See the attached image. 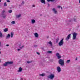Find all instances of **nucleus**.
<instances>
[{"mask_svg": "<svg viewBox=\"0 0 80 80\" xmlns=\"http://www.w3.org/2000/svg\"><path fill=\"white\" fill-rule=\"evenodd\" d=\"M58 63L62 67L64 66L65 65L64 63V60L63 59H60L58 61Z\"/></svg>", "mask_w": 80, "mask_h": 80, "instance_id": "f257e3e1", "label": "nucleus"}, {"mask_svg": "<svg viewBox=\"0 0 80 80\" xmlns=\"http://www.w3.org/2000/svg\"><path fill=\"white\" fill-rule=\"evenodd\" d=\"M13 62H6L5 63L3 64V66L7 67L8 65H11V64H13Z\"/></svg>", "mask_w": 80, "mask_h": 80, "instance_id": "f03ea898", "label": "nucleus"}, {"mask_svg": "<svg viewBox=\"0 0 80 80\" xmlns=\"http://www.w3.org/2000/svg\"><path fill=\"white\" fill-rule=\"evenodd\" d=\"M78 35V33H77L74 32L72 33V40H76V38H77V36Z\"/></svg>", "mask_w": 80, "mask_h": 80, "instance_id": "7ed1b4c3", "label": "nucleus"}, {"mask_svg": "<svg viewBox=\"0 0 80 80\" xmlns=\"http://www.w3.org/2000/svg\"><path fill=\"white\" fill-rule=\"evenodd\" d=\"M64 39L63 38L62 40H61L58 43V45L60 47H61V46H62L63 45V43L64 42H63V40Z\"/></svg>", "mask_w": 80, "mask_h": 80, "instance_id": "20e7f679", "label": "nucleus"}, {"mask_svg": "<svg viewBox=\"0 0 80 80\" xmlns=\"http://www.w3.org/2000/svg\"><path fill=\"white\" fill-rule=\"evenodd\" d=\"M47 77L50 79H53L55 78V75L53 74H51L50 75L47 76Z\"/></svg>", "mask_w": 80, "mask_h": 80, "instance_id": "39448f33", "label": "nucleus"}, {"mask_svg": "<svg viewBox=\"0 0 80 80\" xmlns=\"http://www.w3.org/2000/svg\"><path fill=\"white\" fill-rule=\"evenodd\" d=\"M56 56L57 57L58 59H60L61 58H62V56H61L58 52L56 53Z\"/></svg>", "mask_w": 80, "mask_h": 80, "instance_id": "423d86ee", "label": "nucleus"}, {"mask_svg": "<svg viewBox=\"0 0 80 80\" xmlns=\"http://www.w3.org/2000/svg\"><path fill=\"white\" fill-rule=\"evenodd\" d=\"M71 37V34H69L68 36H67V37L66 38V40L67 41H68L69 39H70V37Z\"/></svg>", "mask_w": 80, "mask_h": 80, "instance_id": "0eeeda50", "label": "nucleus"}, {"mask_svg": "<svg viewBox=\"0 0 80 80\" xmlns=\"http://www.w3.org/2000/svg\"><path fill=\"white\" fill-rule=\"evenodd\" d=\"M57 70L58 71V72H61V71L60 67V66H58L57 68Z\"/></svg>", "mask_w": 80, "mask_h": 80, "instance_id": "6e6552de", "label": "nucleus"}, {"mask_svg": "<svg viewBox=\"0 0 80 80\" xmlns=\"http://www.w3.org/2000/svg\"><path fill=\"white\" fill-rule=\"evenodd\" d=\"M52 10L53 11L55 14H57V11H56V9H55V8H53Z\"/></svg>", "mask_w": 80, "mask_h": 80, "instance_id": "1a4fd4ad", "label": "nucleus"}, {"mask_svg": "<svg viewBox=\"0 0 80 80\" xmlns=\"http://www.w3.org/2000/svg\"><path fill=\"white\" fill-rule=\"evenodd\" d=\"M22 68L21 67L19 68V70L18 71V72H22Z\"/></svg>", "mask_w": 80, "mask_h": 80, "instance_id": "9d476101", "label": "nucleus"}, {"mask_svg": "<svg viewBox=\"0 0 80 80\" xmlns=\"http://www.w3.org/2000/svg\"><path fill=\"white\" fill-rule=\"evenodd\" d=\"M40 1L42 3L45 4V0H40Z\"/></svg>", "mask_w": 80, "mask_h": 80, "instance_id": "9b49d317", "label": "nucleus"}, {"mask_svg": "<svg viewBox=\"0 0 80 80\" xmlns=\"http://www.w3.org/2000/svg\"><path fill=\"white\" fill-rule=\"evenodd\" d=\"M34 36L35 37L38 38V34L37 33H34Z\"/></svg>", "mask_w": 80, "mask_h": 80, "instance_id": "f8f14e48", "label": "nucleus"}, {"mask_svg": "<svg viewBox=\"0 0 80 80\" xmlns=\"http://www.w3.org/2000/svg\"><path fill=\"white\" fill-rule=\"evenodd\" d=\"M32 23L33 24L35 23V20L34 19H32L31 21Z\"/></svg>", "mask_w": 80, "mask_h": 80, "instance_id": "ddd939ff", "label": "nucleus"}, {"mask_svg": "<svg viewBox=\"0 0 80 80\" xmlns=\"http://www.w3.org/2000/svg\"><path fill=\"white\" fill-rule=\"evenodd\" d=\"M11 35V38H13V35H14V33L13 32H11L10 34Z\"/></svg>", "mask_w": 80, "mask_h": 80, "instance_id": "4468645a", "label": "nucleus"}, {"mask_svg": "<svg viewBox=\"0 0 80 80\" xmlns=\"http://www.w3.org/2000/svg\"><path fill=\"white\" fill-rule=\"evenodd\" d=\"M3 31L5 32H8V29L7 28H6L3 30Z\"/></svg>", "mask_w": 80, "mask_h": 80, "instance_id": "2eb2a0df", "label": "nucleus"}, {"mask_svg": "<svg viewBox=\"0 0 80 80\" xmlns=\"http://www.w3.org/2000/svg\"><path fill=\"white\" fill-rule=\"evenodd\" d=\"M10 34H8V35L6 36V39H7V38H10Z\"/></svg>", "mask_w": 80, "mask_h": 80, "instance_id": "dca6fc26", "label": "nucleus"}, {"mask_svg": "<svg viewBox=\"0 0 80 80\" xmlns=\"http://www.w3.org/2000/svg\"><path fill=\"white\" fill-rule=\"evenodd\" d=\"M40 76H42V77H44V76H45V74L42 73L41 74H39Z\"/></svg>", "mask_w": 80, "mask_h": 80, "instance_id": "f3484780", "label": "nucleus"}, {"mask_svg": "<svg viewBox=\"0 0 80 80\" xmlns=\"http://www.w3.org/2000/svg\"><path fill=\"white\" fill-rule=\"evenodd\" d=\"M16 18H20V17H21V15L19 14V15H16Z\"/></svg>", "mask_w": 80, "mask_h": 80, "instance_id": "a211bd4d", "label": "nucleus"}, {"mask_svg": "<svg viewBox=\"0 0 80 80\" xmlns=\"http://www.w3.org/2000/svg\"><path fill=\"white\" fill-rule=\"evenodd\" d=\"M48 43L49 44H50V45L51 47H52V42H51V41H50L49 42H48Z\"/></svg>", "mask_w": 80, "mask_h": 80, "instance_id": "6ab92c4d", "label": "nucleus"}, {"mask_svg": "<svg viewBox=\"0 0 80 80\" xmlns=\"http://www.w3.org/2000/svg\"><path fill=\"white\" fill-rule=\"evenodd\" d=\"M2 37L3 35H2V33L0 31V37H1V38H2Z\"/></svg>", "mask_w": 80, "mask_h": 80, "instance_id": "aec40b11", "label": "nucleus"}, {"mask_svg": "<svg viewBox=\"0 0 80 80\" xmlns=\"http://www.w3.org/2000/svg\"><path fill=\"white\" fill-rule=\"evenodd\" d=\"M58 41H59V38H58L56 39V43H57L58 42Z\"/></svg>", "mask_w": 80, "mask_h": 80, "instance_id": "412c9836", "label": "nucleus"}, {"mask_svg": "<svg viewBox=\"0 0 80 80\" xmlns=\"http://www.w3.org/2000/svg\"><path fill=\"white\" fill-rule=\"evenodd\" d=\"M68 22H73V19H71L69 20L68 21Z\"/></svg>", "mask_w": 80, "mask_h": 80, "instance_id": "4be33fe9", "label": "nucleus"}, {"mask_svg": "<svg viewBox=\"0 0 80 80\" xmlns=\"http://www.w3.org/2000/svg\"><path fill=\"white\" fill-rule=\"evenodd\" d=\"M18 47H21V43L19 42L18 43Z\"/></svg>", "mask_w": 80, "mask_h": 80, "instance_id": "5701e85b", "label": "nucleus"}, {"mask_svg": "<svg viewBox=\"0 0 80 80\" xmlns=\"http://www.w3.org/2000/svg\"><path fill=\"white\" fill-rule=\"evenodd\" d=\"M55 0H47V1L48 2H54V1Z\"/></svg>", "mask_w": 80, "mask_h": 80, "instance_id": "b1692460", "label": "nucleus"}, {"mask_svg": "<svg viewBox=\"0 0 80 80\" xmlns=\"http://www.w3.org/2000/svg\"><path fill=\"white\" fill-rule=\"evenodd\" d=\"M70 62V60H68L66 61V63H69Z\"/></svg>", "mask_w": 80, "mask_h": 80, "instance_id": "393cba45", "label": "nucleus"}, {"mask_svg": "<svg viewBox=\"0 0 80 80\" xmlns=\"http://www.w3.org/2000/svg\"><path fill=\"white\" fill-rule=\"evenodd\" d=\"M47 53H52V51H47Z\"/></svg>", "mask_w": 80, "mask_h": 80, "instance_id": "a878e982", "label": "nucleus"}, {"mask_svg": "<svg viewBox=\"0 0 80 80\" xmlns=\"http://www.w3.org/2000/svg\"><path fill=\"white\" fill-rule=\"evenodd\" d=\"M8 12H9V13H12V10H9Z\"/></svg>", "mask_w": 80, "mask_h": 80, "instance_id": "bb28decb", "label": "nucleus"}, {"mask_svg": "<svg viewBox=\"0 0 80 80\" xmlns=\"http://www.w3.org/2000/svg\"><path fill=\"white\" fill-rule=\"evenodd\" d=\"M6 17H7L6 15L2 16V17H3L4 18H6Z\"/></svg>", "mask_w": 80, "mask_h": 80, "instance_id": "cd10ccee", "label": "nucleus"}, {"mask_svg": "<svg viewBox=\"0 0 80 80\" xmlns=\"http://www.w3.org/2000/svg\"><path fill=\"white\" fill-rule=\"evenodd\" d=\"M4 6L5 7H6V6H7V3L6 2H4Z\"/></svg>", "mask_w": 80, "mask_h": 80, "instance_id": "c85d7f7f", "label": "nucleus"}, {"mask_svg": "<svg viewBox=\"0 0 80 80\" xmlns=\"http://www.w3.org/2000/svg\"><path fill=\"white\" fill-rule=\"evenodd\" d=\"M11 23L12 24H15V21H13Z\"/></svg>", "mask_w": 80, "mask_h": 80, "instance_id": "c756f323", "label": "nucleus"}, {"mask_svg": "<svg viewBox=\"0 0 80 80\" xmlns=\"http://www.w3.org/2000/svg\"><path fill=\"white\" fill-rule=\"evenodd\" d=\"M24 47V46H22V47H20L19 48L20 49H22V48H23Z\"/></svg>", "mask_w": 80, "mask_h": 80, "instance_id": "7c9ffc66", "label": "nucleus"}, {"mask_svg": "<svg viewBox=\"0 0 80 80\" xmlns=\"http://www.w3.org/2000/svg\"><path fill=\"white\" fill-rule=\"evenodd\" d=\"M5 11L4 10H3V11H2V15H4V13H5Z\"/></svg>", "mask_w": 80, "mask_h": 80, "instance_id": "2f4dec72", "label": "nucleus"}, {"mask_svg": "<svg viewBox=\"0 0 80 80\" xmlns=\"http://www.w3.org/2000/svg\"><path fill=\"white\" fill-rule=\"evenodd\" d=\"M73 20H74V22H76L77 19H76L74 18Z\"/></svg>", "mask_w": 80, "mask_h": 80, "instance_id": "473e14b6", "label": "nucleus"}, {"mask_svg": "<svg viewBox=\"0 0 80 80\" xmlns=\"http://www.w3.org/2000/svg\"><path fill=\"white\" fill-rule=\"evenodd\" d=\"M61 7V6H58V8H60Z\"/></svg>", "mask_w": 80, "mask_h": 80, "instance_id": "72a5a7b5", "label": "nucleus"}, {"mask_svg": "<svg viewBox=\"0 0 80 80\" xmlns=\"http://www.w3.org/2000/svg\"><path fill=\"white\" fill-rule=\"evenodd\" d=\"M31 62H30L27 61V63H30Z\"/></svg>", "mask_w": 80, "mask_h": 80, "instance_id": "f704fd0d", "label": "nucleus"}, {"mask_svg": "<svg viewBox=\"0 0 80 80\" xmlns=\"http://www.w3.org/2000/svg\"><path fill=\"white\" fill-rule=\"evenodd\" d=\"M35 7V5H32V7Z\"/></svg>", "mask_w": 80, "mask_h": 80, "instance_id": "c9c22d12", "label": "nucleus"}, {"mask_svg": "<svg viewBox=\"0 0 80 80\" xmlns=\"http://www.w3.org/2000/svg\"><path fill=\"white\" fill-rule=\"evenodd\" d=\"M2 46V42H0V47H1Z\"/></svg>", "mask_w": 80, "mask_h": 80, "instance_id": "e433bc0d", "label": "nucleus"}, {"mask_svg": "<svg viewBox=\"0 0 80 80\" xmlns=\"http://www.w3.org/2000/svg\"><path fill=\"white\" fill-rule=\"evenodd\" d=\"M37 54H38V55H40V53H39L38 52H37Z\"/></svg>", "mask_w": 80, "mask_h": 80, "instance_id": "4c0bfd02", "label": "nucleus"}, {"mask_svg": "<svg viewBox=\"0 0 80 80\" xmlns=\"http://www.w3.org/2000/svg\"><path fill=\"white\" fill-rule=\"evenodd\" d=\"M7 2H10V0H7Z\"/></svg>", "mask_w": 80, "mask_h": 80, "instance_id": "58836bf2", "label": "nucleus"}, {"mask_svg": "<svg viewBox=\"0 0 80 80\" xmlns=\"http://www.w3.org/2000/svg\"><path fill=\"white\" fill-rule=\"evenodd\" d=\"M6 46H7V47H9V45L8 44H7L6 45Z\"/></svg>", "mask_w": 80, "mask_h": 80, "instance_id": "ea45409f", "label": "nucleus"}, {"mask_svg": "<svg viewBox=\"0 0 80 80\" xmlns=\"http://www.w3.org/2000/svg\"><path fill=\"white\" fill-rule=\"evenodd\" d=\"M34 47H37V45H34Z\"/></svg>", "mask_w": 80, "mask_h": 80, "instance_id": "a19ab883", "label": "nucleus"}, {"mask_svg": "<svg viewBox=\"0 0 80 80\" xmlns=\"http://www.w3.org/2000/svg\"><path fill=\"white\" fill-rule=\"evenodd\" d=\"M75 60H77V58H76L75 59Z\"/></svg>", "mask_w": 80, "mask_h": 80, "instance_id": "79ce46f5", "label": "nucleus"}, {"mask_svg": "<svg viewBox=\"0 0 80 80\" xmlns=\"http://www.w3.org/2000/svg\"><path fill=\"white\" fill-rule=\"evenodd\" d=\"M22 3L23 4H24V2L23 1L22 2Z\"/></svg>", "mask_w": 80, "mask_h": 80, "instance_id": "37998d69", "label": "nucleus"}, {"mask_svg": "<svg viewBox=\"0 0 80 80\" xmlns=\"http://www.w3.org/2000/svg\"><path fill=\"white\" fill-rule=\"evenodd\" d=\"M20 49H18V51H20Z\"/></svg>", "mask_w": 80, "mask_h": 80, "instance_id": "c03bdc74", "label": "nucleus"}, {"mask_svg": "<svg viewBox=\"0 0 80 80\" xmlns=\"http://www.w3.org/2000/svg\"><path fill=\"white\" fill-rule=\"evenodd\" d=\"M60 8H61V10H62V7H61Z\"/></svg>", "mask_w": 80, "mask_h": 80, "instance_id": "a18cd8bd", "label": "nucleus"}, {"mask_svg": "<svg viewBox=\"0 0 80 80\" xmlns=\"http://www.w3.org/2000/svg\"><path fill=\"white\" fill-rule=\"evenodd\" d=\"M0 50H1V49L0 48V54H1V51H0Z\"/></svg>", "mask_w": 80, "mask_h": 80, "instance_id": "49530a36", "label": "nucleus"}, {"mask_svg": "<svg viewBox=\"0 0 80 80\" xmlns=\"http://www.w3.org/2000/svg\"><path fill=\"white\" fill-rule=\"evenodd\" d=\"M21 80H23V78H21Z\"/></svg>", "mask_w": 80, "mask_h": 80, "instance_id": "de8ad7c7", "label": "nucleus"}, {"mask_svg": "<svg viewBox=\"0 0 80 80\" xmlns=\"http://www.w3.org/2000/svg\"><path fill=\"white\" fill-rule=\"evenodd\" d=\"M48 7H49L50 6V5L48 4Z\"/></svg>", "mask_w": 80, "mask_h": 80, "instance_id": "09e8293b", "label": "nucleus"}, {"mask_svg": "<svg viewBox=\"0 0 80 80\" xmlns=\"http://www.w3.org/2000/svg\"><path fill=\"white\" fill-rule=\"evenodd\" d=\"M40 16H42V14H40Z\"/></svg>", "mask_w": 80, "mask_h": 80, "instance_id": "8fccbe9b", "label": "nucleus"}, {"mask_svg": "<svg viewBox=\"0 0 80 80\" xmlns=\"http://www.w3.org/2000/svg\"><path fill=\"white\" fill-rule=\"evenodd\" d=\"M48 37H49L48 36L47 37V38H48Z\"/></svg>", "mask_w": 80, "mask_h": 80, "instance_id": "3c124183", "label": "nucleus"}, {"mask_svg": "<svg viewBox=\"0 0 80 80\" xmlns=\"http://www.w3.org/2000/svg\"><path fill=\"white\" fill-rule=\"evenodd\" d=\"M79 3L80 4V0H79Z\"/></svg>", "mask_w": 80, "mask_h": 80, "instance_id": "603ef678", "label": "nucleus"}, {"mask_svg": "<svg viewBox=\"0 0 80 80\" xmlns=\"http://www.w3.org/2000/svg\"><path fill=\"white\" fill-rule=\"evenodd\" d=\"M0 62H1V60H0Z\"/></svg>", "mask_w": 80, "mask_h": 80, "instance_id": "864d4df0", "label": "nucleus"}, {"mask_svg": "<svg viewBox=\"0 0 80 80\" xmlns=\"http://www.w3.org/2000/svg\"><path fill=\"white\" fill-rule=\"evenodd\" d=\"M1 0H0V2H1Z\"/></svg>", "mask_w": 80, "mask_h": 80, "instance_id": "5fc2aeb1", "label": "nucleus"}]
</instances>
